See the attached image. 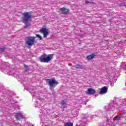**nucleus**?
Listing matches in <instances>:
<instances>
[{"instance_id": "f257e3e1", "label": "nucleus", "mask_w": 126, "mask_h": 126, "mask_svg": "<svg viewBox=\"0 0 126 126\" xmlns=\"http://www.w3.org/2000/svg\"><path fill=\"white\" fill-rule=\"evenodd\" d=\"M23 22L25 24L24 28L25 29H27L28 27H30L31 26V24H28V22L31 21V19L33 16L31 14V12H26L23 13Z\"/></svg>"}, {"instance_id": "f03ea898", "label": "nucleus", "mask_w": 126, "mask_h": 126, "mask_svg": "<svg viewBox=\"0 0 126 126\" xmlns=\"http://www.w3.org/2000/svg\"><path fill=\"white\" fill-rule=\"evenodd\" d=\"M54 58V54H50L48 56L47 54H43L39 57L40 63H50Z\"/></svg>"}, {"instance_id": "7ed1b4c3", "label": "nucleus", "mask_w": 126, "mask_h": 126, "mask_svg": "<svg viewBox=\"0 0 126 126\" xmlns=\"http://www.w3.org/2000/svg\"><path fill=\"white\" fill-rule=\"evenodd\" d=\"M36 37L28 36L26 37L25 45L26 47H32L33 45H35L37 43V40H35Z\"/></svg>"}, {"instance_id": "20e7f679", "label": "nucleus", "mask_w": 126, "mask_h": 126, "mask_svg": "<svg viewBox=\"0 0 126 126\" xmlns=\"http://www.w3.org/2000/svg\"><path fill=\"white\" fill-rule=\"evenodd\" d=\"M46 82H48V85L50 86V90H53V87L55 88L57 85H59V82H58V81L56 80L55 78L52 79H46Z\"/></svg>"}, {"instance_id": "39448f33", "label": "nucleus", "mask_w": 126, "mask_h": 126, "mask_svg": "<svg viewBox=\"0 0 126 126\" xmlns=\"http://www.w3.org/2000/svg\"><path fill=\"white\" fill-rule=\"evenodd\" d=\"M40 32L43 34V38H47V36L49 35L48 30L46 28H42L40 30Z\"/></svg>"}, {"instance_id": "423d86ee", "label": "nucleus", "mask_w": 126, "mask_h": 126, "mask_svg": "<svg viewBox=\"0 0 126 126\" xmlns=\"http://www.w3.org/2000/svg\"><path fill=\"white\" fill-rule=\"evenodd\" d=\"M107 92L108 87L104 86L101 89L100 91L99 92V94H100V95H103V94H106Z\"/></svg>"}, {"instance_id": "0eeeda50", "label": "nucleus", "mask_w": 126, "mask_h": 126, "mask_svg": "<svg viewBox=\"0 0 126 126\" xmlns=\"http://www.w3.org/2000/svg\"><path fill=\"white\" fill-rule=\"evenodd\" d=\"M60 11L62 12V14H67L69 12V10L64 7L61 8Z\"/></svg>"}, {"instance_id": "6e6552de", "label": "nucleus", "mask_w": 126, "mask_h": 126, "mask_svg": "<svg viewBox=\"0 0 126 126\" xmlns=\"http://www.w3.org/2000/svg\"><path fill=\"white\" fill-rule=\"evenodd\" d=\"M96 93V91L93 88H89L88 89V94L89 95H94Z\"/></svg>"}, {"instance_id": "1a4fd4ad", "label": "nucleus", "mask_w": 126, "mask_h": 126, "mask_svg": "<svg viewBox=\"0 0 126 126\" xmlns=\"http://www.w3.org/2000/svg\"><path fill=\"white\" fill-rule=\"evenodd\" d=\"M16 119L18 121H20L23 119V115L21 113H17Z\"/></svg>"}, {"instance_id": "9d476101", "label": "nucleus", "mask_w": 126, "mask_h": 126, "mask_svg": "<svg viewBox=\"0 0 126 126\" xmlns=\"http://www.w3.org/2000/svg\"><path fill=\"white\" fill-rule=\"evenodd\" d=\"M94 58L95 55H94V54H92V55L87 56V60H89V61H90L91 60H93V59H94Z\"/></svg>"}, {"instance_id": "9b49d317", "label": "nucleus", "mask_w": 126, "mask_h": 126, "mask_svg": "<svg viewBox=\"0 0 126 126\" xmlns=\"http://www.w3.org/2000/svg\"><path fill=\"white\" fill-rule=\"evenodd\" d=\"M76 68H80V69H84V67H83L82 65L77 64L75 66Z\"/></svg>"}, {"instance_id": "f8f14e48", "label": "nucleus", "mask_w": 126, "mask_h": 126, "mask_svg": "<svg viewBox=\"0 0 126 126\" xmlns=\"http://www.w3.org/2000/svg\"><path fill=\"white\" fill-rule=\"evenodd\" d=\"M61 104L62 106L61 108L62 109H64V105H66V103L65 102V101H64V100H63Z\"/></svg>"}, {"instance_id": "ddd939ff", "label": "nucleus", "mask_w": 126, "mask_h": 126, "mask_svg": "<svg viewBox=\"0 0 126 126\" xmlns=\"http://www.w3.org/2000/svg\"><path fill=\"white\" fill-rule=\"evenodd\" d=\"M64 126H73V123L71 122H66L64 123Z\"/></svg>"}, {"instance_id": "4468645a", "label": "nucleus", "mask_w": 126, "mask_h": 126, "mask_svg": "<svg viewBox=\"0 0 126 126\" xmlns=\"http://www.w3.org/2000/svg\"><path fill=\"white\" fill-rule=\"evenodd\" d=\"M4 50H5V47H4L0 48V53H3V52H4Z\"/></svg>"}, {"instance_id": "2eb2a0df", "label": "nucleus", "mask_w": 126, "mask_h": 126, "mask_svg": "<svg viewBox=\"0 0 126 126\" xmlns=\"http://www.w3.org/2000/svg\"><path fill=\"white\" fill-rule=\"evenodd\" d=\"M36 37H37V38H38L39 39V40H42V36L41 35H40V34H36Z\"/></svg>"}, {"instance_id": "dca6fc26", "label": "nucleus", "mask_w": 126, "mask_h": 126, "mask_svg": "<svg viewBox=\"0 0 126 126\" xmlns=\"http://www.w3.org/2000/svg\"><path fill=\"white\" fill-rule=\"evenodd\" d=\"M24 66H25V67L26 68L25 71H26V72H27V71H28V68H27V67H28V65H27L25 64H24Z\"/></svg>"}, {"instance_id": "f3484780", "label": "nucleus", "mask_w": 126, "mask_h": 126, "mask_svg": "<svg viewBox=\"0 0 126 126\" xmlns=\"http://www.w3.org/2000/svg\"><path fill=\"white\" fill-rule=\"evenodd\" d=\"M85 3H86V4H87L88 3H91V2L88 1V0H86L85 2Z\"/></svg>"}, {"instance_id": "a211bd4d", "label": "nucleus", "mask_w": 126, "mask_h": 126, "mask_svg": "<svg viewBox=\"0 0 126 126\" xmlns=\"http://www.w3.org/2000/svg\"><path fill=\"white\" fill-rule=\"evenodd\" d=\"M117 120H120V117H118L117 118H116Z\"/></svg>"}, {"instance_id": "6ab92c4d", "label": "nucleus", "mask_w": 126, "mask_h": 126, "mask_svg": "<svg viewBox=\"0 0 126 126\" xmlns=\"http://www.w3.org/2000/svg\"><path fill=\"white\" fill-rule=\"evenodd\" d=\"M91 3H92L93 4H95V2H91Z\"/></svg>"}]
</instances>
